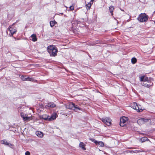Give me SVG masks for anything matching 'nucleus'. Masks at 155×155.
I'll use <instances>...</instances> for the list:
<instances>
[{
	"instance_id": "obj_1",
	"label": "nucleus",
	"mask_w": 155,
	"mask_h": 155,
	"mask_svg": "<svg viewBox=\"0 0 155 155\" xmlns=\"http://www.w3.org/2000/svg\"><path fill=\"white\" fill-rule=\"evenodd\" d=\"M47 50L51 56L54 57L57 55L58 50L55 46L52 45L48 46Z\"/></svg>"
},
{
	"instance_id": "obj_2",
	"label": "nucleus",
	"mask_w": 155,
	"mask_h": 155,
	"mask_svg": "<svg viewBox=\"0 0 155 155\" xmlns=\"http://www.w3.org/2000/svg\"><path fill=\"white\" fill-rule=\"evenodd\" d=\"M148 16L145 13H141L139 15L137 18L138 20L140 22H145L148 20Z\"/></svg>"
},
{
	"instance_id": "obj_3",
	"label": "nucleus",
	"mask_w": 155,
	"mask_h": 155,
	"mask_svg": "<svg viewBox=\"0 0 155 155\" xmlns=\"http://www.w3.org/2000/svg\"><path fill=\"white\" fill-rule=\"evenodd\" d=\"M99 118L105 124H106L107 126H110L111 123V119L108 117H104L102 118H101L99 117Z\"/></svg>"
},
{
	"instance_id": "obj_4",
	"label": "nucleus",
	"mask_w": 155,
	"mask_h": 155,
	"mask_svg": "<svg viewBox=\"0 0 155 155\" xmlns=\"http://www.w3.org/2000/svg\"><path fill=\"white\" fill-rule=\"evenodd\" d=\"M127 120V118L125 117H123L120 119V125L121 127H123L126 125V121Z\"/></svg>"
},
{
	"instance_id": "obj_5",
	"label": "nucleus",
	"mask_w": 155,
	"mask_h": 155,
	"mask_svg": "<svg viewBox=\"0 0 155 155\" xmlns=\"http://www.w3.org/2000/svg\"><path fill=\"white\" fill-rule=\"evenodd\" d=\"M25 77H25L22 75L21 76V78L23 81H34V80L32 78H30L29 77Z\"/></svg>"
},
{
	"instance_id": "obj_6",
	"label": "nucleus",
	"mask_w": 155,
	"mask_h": 155,
	"mask_svg": "<svg viewBox=\"0 0 155 155\" xmlns=\"http://www.w3.org/2000/svg\"><path fill=\"white\" fill-rule=\"evenodd\" d=\"M56 107V104L53 102H50L48 103L47 105H45V107L47 108L50 107L51 108H53Z\"/></svg>"
},
{
	"instance_id": "obj_7",
	"label": "nucleus",
	"mask_w": 155,
	"mask_h": 155,
	"mask_svg": "<svg viewBox=\"0 0 155 155\" xmlns=\"http://www.w3.org/2000/svg\"><path fill=\"white\" fill-rule=\"evenodd\" d=\"M8 29L12 36L16 31V30L15 29L12 28L11 26H9L8 28Z\"/></svg>"
},
{
	"instance_id": "obj_8",
	"label": "nucleus",
	"mask_w": 155,
	"mask_h": 155,
	"mask_svg": "<svg viewBox=\"0 0 155 155\" xmlns=\"http://www.w3.org/2000/svg\"><path fill=\"white\" fill-rule=\"evenodd\" d=\"M57 114L56 113L53 114L51 116H49V120L51 121L55 119L56 117Z\"/></svg>"
},
{
	"instance_id": "obj_9",
	"label": "nucleus",
	"mask_w": 155,
	"mask_h": 155,
	"mask_svg": "<svg viewBox=\"0 0 155 155\" xmlns=\"http://www.w3.org/2000/svg\"><path fill=\"white\" fill-rule=\"evenodd\" d=\"M138 104L136 102H134L131 104V106L133 109L137 110Z\"/></svg>"
},
{
	"instance_id": "obj_10",
	"label": "nucleus",
	"mask_w": 155,
	"mask_h": 155,
	"mask_svg": "<svg viewBox=\"0 0 155 155\" xmlns=\"http://www.w3.org/2000/svg\"><path fill=\"white\" fill-rule=\"evenodd\" d=\"M75 106V104L73 103H71L67 106V108L71 110H73L74 107Z\"/></svg>"
},
{
	"instance_id": "obj_11",
	"label": "nucleus",
	"mask_w": 155,
	"mask_h": 155,
	"mask_svg": "<svg viewBox=\"0 0 155 155\" xmlns=\"http://www.w3.org/2000/svg\"><path fill=\"white\" fill-rule=\"evenodd\" d=\"M1 143L2 144H3L5 145L8 147H11V146H12V145L8 142L7 141H4V140H2L1 141Z\"/></svg>"
},
{
	"instance_id": "obj_12",
	"label": "nucleus",
	"mask_w": 155,
	"mask_h": 155,
	"mask_svg": "<svg viewBox=\"0 0 155 155\" xmlns=\"http://www.w3.org/2000/svg\"><path fill=\"white\" fill-rule=\"evenodd\" d=\"M36 134L38 137L40 138H42L43 137V134L42 132L39 131H37L36 132Z\"/></svg>"
},
{
	"instance_id": "obj_13",
	"label": "nucleus",
	"mask_w": 155,
	"mask_h": 155,
	"mask_svg": "<svg viewBox=\"0 0 155 155\" xmlns=\"http://www.w3.org/2000/svg\"><path fill=\"white\" fill-rule=\"evenodd\" d=\"M49 116H48L46 114L43 115L41 117V118L44 120H49Z\"/></svg>"
},
{
	"instance_id": "obj_14",
	"label": "nucleus",
	"mask_w": 155,
	"mask_h": 155,
	"mask_svg": "<svg viewBox=\"0 0 155 155\" xmlns=\"http://www.w3.org/2000/svg\"><path fill=\"white\" fill-rule=\"evenodd\" d=\"M137 123L139 125H142L144 124V122L143 121V118L139 119L137 121Z\"/></svg>"
},
{
	"instance_id": "obj_15",
	"label": "nucleus",
	"mask_w": 155,
	"mask_h": 155,
	"mask_svg": "<svg viewBox=\"0 0 155 155\" xmlns=\"http://www.w3.org/2000/svg\"><path fill=\"white\" fill-rule=\"evenodd\" d=\"M143 109L140 105L138 104L137 111L138 112H141L143 110Z\"/></svg>"
},
{
	"instance_id": "obj_16",
	"label": "nucleus",
	"mask_w": 155,
	"mask_h": 155,
	"mask_svg": "<svg viewBox=\"0 0 155 155\" xmlns=\"http://www.w3.org/2000/svg\"><path fill=\"white\" fill-rule=\"evenodd\" d=\"M81 108H80L78 107L77 105H76L75 104V106H74V108L73 109V110H74L77 111L78 110H81Z\"/></svg>"
},
{
	"instance_id": "obj_17",
	"label": "nucleus",
	"mask_w": 155,
	"mask_h": 155,
	"mask_svg": "<svg viewBox=\"0 0 155 155\" xmlns=\"http://www.w3.org/2000/svg\"><path fill=\"white\" fill-rule=\"evenodd\" d=\"M79 147L81 148L83 150H86L85 147L84 145L83 142H80L79 144Z\"/></svg>"
},
{
	"instance_id": "obj_18",
	"label": "nucleus",
	"mask_w": 155,
	"mask_h": 155,
	"mask_svg": "<svg viewBox=\"0 0 155 155\" xmlns=\"http://www.w3.org/2000/svg\"><path fill=\"white\" fill-rule=\"evenodd\" d=\"M32 41H37V39L35 34H33L31 36Z\"/></svg>"
},
{
	"instance_id": "obj_19",
	"label": "nucleus",
	"mask_w": 155,
	"mask_h": 155,
	"mask_svg": "<svg viewBox=\"0 0 155 155\" xmlns=\"http://www.w3.org/2000/svg\"><path fill=\"white\" fill-rule=\"evenodd\" d=\"M150 82V84H149L147 83H143V85L145 86V87H147L148 88H149V87L151 86H152L153 85V83L152 82Z\"/></svg>"
},
{
	"instance_id": "obj_20",
	"label": "nucleus",
	"mask_w": 155,
	"mask_h": 155,
	"mask_svg": "<svg viewBox=\"0 0 155 155\" xmlns=\"http://www.w3.org/2000/svg\"><path fill=\"white\" fill-rule=\"evenodd\" d=\"M140 140L142 143L146 141L149 140V139L147 137H143L140 139Z\"/></svg>"
},
{
	"instance_id": "obj_21",
	"label": "nucleus",
	"mask_w": 155,
	"mask_h": 155,
	"mask_svg": "<svg viewBox=\"0 0 155 155\" xmlns=\"http://www.w3.org/2000/svg\"><path fill=\"white\" fill-rule=\"evenodd\" d=\"M109 10L110 13H111V15H113V11L114 9V8L113 6H110L109 7Z\"/></svg>"
},
{
	"instance_id": "obj_22",
	"label": "nucleus",
	"mask_w": 155,
	"mask_h": 155,
	"mask_svg": "<svg viewBox=\"0 0 155 155\" xmlns=\"http://www.w3.org/2000/svg\"><path fill=\"white\" fill-rule=\"evenodd\" d=\"M97 144L99 145V146L101 147H104V143L101 141H97Z\"/></svg>"
},
{
	"instance_id": "obj_23",
	"label": "nucleus",
	"mask_w": 155,
	"mask_h": 155,
	"mask_svg": "<svg viewBox=\"0 0 155 155\" xmlns=\"http://www.w3.org/2000/svg\"><path fill=\"white\" fill-rule=\"evenodd\" d=\"M28 115H27L25 118H24V120L25 121H29L31 119L30 117H28Z\"/></svg>"
},
{
	"instance_id": "obj_24",
	"label": "nucleus",
	"mask_w": 155,
	"mask_h": 155,
	"mask_svg": "<svg viewBox=\"0 0 155 155\" xmlns=\"http://www.w3.org/2000/svg\"><path fill=\"white\" fill-rule=\"evenodd\" d=\"M57 22H56L55 21H51L50 22V26L51 27H53L54 25Z\"/></svg>"
},
{
	"instance_id": "obj_25",
	"label": "nucleus",
	"mask_w": 155,
	"mask_h": 155,
	"mask_svg": "<svg viewBox=\"0 0 155 155\" xmlns=\"http://www.w3.org/2000/svg\"><path fill=\"white\" fill-rule=\"evenodd\" d=\"M137 59L135 58H133L131 60L132 63L134 64L137 62Z\"/></svg>"
},
{
	"instance_id": "obj_26",
	"label": "nucleus",
	"mask_w": 155,
	"mask_h": 155,
	"mask_svg": "<svg viewBox=\"0 0 155 155\" xmlns=\"http://www.w3.org/2000/svg\"><path fill=\"white\" fill-rule=\"evenodd\" d=\"M86 8L87 9H89L91 6V2L88 3V4H86Z\"/></svg>"
},
{
	"instance_id": "obj_27",
	"label": "nucleus",
	"mask_w": 155,
	"mask_h": 155,
	"mask_svg": "<svg viewBox=\"0 0 155 155\" xmlns=\"http://www.w3.org/2000/svg\"><path fill=\"white\" fill-rule=\"evenodd\" d=\"M89 140H91L92 142H94L96 145H97V141L95 139L93 138H90L89 139Z\"/></svg>"
},
{
	"instance_id": "obj_28",
	"label": "nucleus",
	"mask_w": 155,
	"mask_h": 155,
	"mask_svg": "<svg viewBox=\"0 0 155 155\" xmlns=\"http://www.w3.org/2000/svg\"><path fill=\"white\" fill-rule=\"evenodd\" d=\"M149 119H147V118H143V121L144 122V124H145L146 123L149 121Z\"/></svg>"
},
{
	"instance_id": "obj_29",
	"label": "nucleus",
	"mask_w": 155,
	"mask_h": 155,
	"mask_svg": "<svg viewBox=\"0 0 155 155\" xmlns=\"http://www.w3.org/2000/svg\"><path fill=\"white\" fill-rule=\"evenodd\" d=\"M144 81H147L148 83H149L150 82L149 80H148V78L147 77H145L144 76Z\"/></svg>"
},
{
	"instance_id": "obj_30",
	"label": "nucleus",
	"mask_w": 155,
	"mask_h": 155,
	"mask_svg": "<svg viewBox=\"0 0 155 155\" xmlns=\"http://www.w3.org/2000/svg\"><path fill=\"white\" fill-rule=\"evenodd\" d=\"M124 152H125L126 153H133V150H126L124 151Z\"/></svg>"
},
{
	"instance_id": "obj_31",
	"label": "nucleus",
	"mask_w": 155,
	"mask_h": 155,
	"mask_svg": "<svg viewBox=\"0 0 155 155\" xmlns=\"http://www.w3.org/2000/svg\"><path fill=\"white\" fill-rule=\"evenodd\" d=\"M27 115L26 114H25L24 113H21V116L24 120V118H25V117Z\"/></svg>"
},
{
	"instance_id": "obj_32",
	"label": "nucleus",
	"mask_w": 155,
	"mask_h": 155,
	"mask_svg": "<svg viewBox=\"0 0 155 155\" xmlns=\"http://www.w3.org/2000/svg\"><path fill=\"white\" fill-rule=\"evenodd\" d=\"M144 79V76H142L140 77V81H143Z\"/></svg>"
},
{
	"instance_id": "obj_33",
	"label": "nucleus",
	"mask_w": 155,
	"mask_h": 155,
	"mask_svg": "<svg viewBox=\"0 0 155 155\" xmlns=\"http://www.w3.org/2000/svg\"><path fill=\"white\" fill-rule=\"evenodd\" d=\"M69 8L71 10H73L74 9V6L73 5L71 6Z\"/></svg>"
},
{
	"instance_id": "obj_34",
	"label": "nucleus",
	"mask_w": 155,
	"mask_h": 155,
	"mask_svg": "<svg viewBox=\"0 0 155 155\" xmlns=\"http://www.w3.org/2000/svg\"><path fill=\"white\" fill-rule=\"evenodd\" d=\"M140 152V150H134V151L133 150V153H138Z\"/></svg>"
},
{
	"instance_id": "obj_35",
	"label": "nucleus",
	"mask_w": 155,
	"mask_h": 155,
	"mask_svg": "<svg viewBox=\"0 0 155 155\" xmlns=\"http://www.w3.org/2000/svg\"><path fill=\"white\" fill-rule=\"evenodd\" d=\"M25 155H30V153L29 151H27L25 152Z\"/></svg>"
},
{
	"instance_id": "obj_36",
	"label": "nucleus",
	"mask_w": 155,
	"mask_h": 155,
	"mask_svg": "<svg viewBox=\"0 0 155 155\" xmlns=\"http://www.w3.org/2000/svg\"><path fill=\"white\" fill-rule=\"evenodd\" d=\"M36 65V66H34V67H39V66L38 65Z\"/></svg>"
},
{
	"instance_id": "obj_37",
	"label": "nucleus",
	"mask_w": 155,
	"mask_h": 155,
	"mask_svg": "<svg viewBox=\"0 0 155 155\" xmlns=\"http://www.w3.org/2000/svg\"><path fill=\"white\" fill-rule=\"evenodd\" d=\"M94 0H91V2H93Z\"/></svg>"
},
{
	"instance_id": "obj_38",
	"label": "nucleus",
	"mask_w": 155,
	"mask_h": 155,
	"mask_svg": "<svg viewBox=\"0 0 155 155\" xmlns=\"http://www.w3.org/2000/svg\"><path fill=\"white\" fill-rule=\"evenodd\" d=\"M130 148V149H133V148H132V147Z\"/></svg>"
},
{
	"instance_id": "obj_39",
	"label": "nucleus",
	"mask_w": 155,
	"mask_h": 155,
	"mask_svg": "<svg viewBox=\"0 0 155 155\" xmlns=\"http://www.w3.org/2000/svg\"><path fill=\"white\" fill-rule=\"evenodd\" d=\"M65 7L67 8V7H66V6H65Z\"/></svg>"
}]
</instances>
